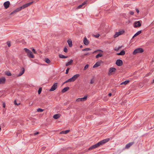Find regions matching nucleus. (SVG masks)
<instances>
[{
    "label": "nucleus",
    "instance_id": "21",
    "mask_svg": "<svg viewBox=\"0 0 154 154\" xmlns=\"http://www.w3.org/2000/svg\"><path fill=\"white\" fill-rule=\"evenodd\" d=\"M67 42L69 45V46L70 47H72V41L71 40H68Z\"/></svg>",
    "mask_w": 154,
    "mask_h": 154
},
{
    "label": "nucleus",
    "instance_id": "4",
    "mask_svg": "<svg viewBox=\"0 0 154 154\" xmlns=\"http://www.w3.org/2000/svg\"><path fill=\"white\" fill-rule=\"evenodd\" d=\"M79 74H77L74 75L71 78L69 79V81H70V82H73L75 80L77 79L79 77Z\"/></svg>",
    "mask_w": 154,
    "mask_h": 154
},
{
    "label": "nucleus",
    "instance_id": "41",
    "mask_svg": "<svg viewBox=\"0 0 154 154\" xmlns=\"http://www.w3.org/2000/svg\"><path fill=\"white\" fill-rule=\"evenodd\" d=\"M100 35V34H97L96 35H94V37H95L96 38H97L99 37Z\"/></svg>",
    "mask_w": 154,
    "mask_h": 154
},
{
    "label": "nucleus",
    "instance_id": "43",
    "mask_svg": "<svg viewBox=\"0 0 154 154\" xmlns=\"http://www.w3.org/2000/svg\"><path fill=\"white\" fill-rule=\"evenodd\" d=\"M32 51L33 52L34 54H37V53H36V51H35V50L34 48H32Z\"/></svg>",
    "mask_w": 154,
    "mask_h": 154
},
{
    "label": "nucleus",
    "instance_id": "38",
    "mask_svg": "<svg viewBox=\"0 0 154 154\" xmlns=\"http://www.w3.org/2000/svg\"><path fill=\"white\" fill-rule=\"evenodd\" d=\"M17 10L19 12V11H21L22 9H23L22 6H21L19 8H17Z\"/></svg>",
    "mask_w": 154,
    "mask_h": 154
},
{
    "label": "nucleus",
    "instance_id": "11",
    "mask_svg": "<svg viewBox=\"0 0 154 154\" xmlns=\"http://www.w3.org/2000/svg\"><path fill=\"white\" fill-rule=\"evenodd\" d=\"M87 96H85L84 97H82L81 98H78L76 100V101L77 102H79V101H85L87 99Z\"/></svg>",
    "mask_w": 154,
    "mask_h": 154
},
{
    "label": "nucleus",
    "instance_id": "28",
    "mask_svg": "<svg viewBox=\"0 0 154 154\" xmlns=\"http://www.w3.org/2000/svg\"><path fill=\"white\" fill-rule=\"evenodd\" d=\"M103 56V54H98L95 57L96 58H98L99 57H102Z\"/></svg>",
    "mask_w": 154,
    "mask_h": 154
},
{
    "label": "nucleus",
    "instance_id": "34",
    "mask_svg": "<svg viewBox=\"0 0 154 154\" xmlns=\"http://www.w3.org/2000/svg\"><path fill=\"white\" fill-rule=\"evenodd\" d=\"M89 65L88 64L86 65L84 67L83 70H85L87 69Z\"/></svg>",
    "mask_w": 154,
    "mask_h": 154
},
{
    "label": "nucleus",
    "instance_id": "51",
    "mask_svg": "<svg viewBox=\"0 0 154 154\" xmlns=\"http://www.w3.org/2000/svg\"><path fill=\"white\" fill-rule=\"evenodd\" d=\"M45 149V147H43L42 148V150H44V149Z\"/></svg>",
    "mask_w": 154,
    "mask_h": 154
},
{
    "label": "nucleus",
    "instance_id": "53",
    "mask_svg": "<svg viewBox=\"0 0 154 154\" xmlns=\"http://www.w3.org/2000/svg\"><path fill=\"white\" fill-rule=\"evenodd\" d=\"M3 107H4V108L5 107V104H3Z\"/></svg>",
    "mask_w": 154,
    "mask_h": 154
},
{
    "label": "nucleus",
    "instance_id": "52",
    "mask_svg": "<svg viewBox=\"0 0 154 154\" xmlns=\"http://www.w3.org/2000/svg\"><path fill=\"white\" fill-rule=\"evenodd\" d=\"M82 47H83V46H82V45H81V46H80V48H82Z\"/></svg>",
    "mask_w": 154,
    "mask_h": 154
},
{
    "label": "nucleus",
    "instance_id": "27",
    "mask_svg": "<svg viewBox=\"0 0 154 154\" xmlns=\"http://www.w3.org/2000/svg\"><path fill=\"white\" fill-rule=\"evenodd\" d=\"M141 33V31L140 30L137 32L134 35V36H136L138 35Z\"/></svg>",
    "mask_w": 154,
    "mask_h": 154
},
{
    "label": "nucleus",
    "instance_id": "54",
    "mask_svg": "<svg viewBox=\"0 0 154 154\" xmlns=\"http://www.w3.org/2000/svg\"><path fill=\"white\" fill-rule=\"evenodd\" d=\"M152 83H154V79H153V81H152Z\"/></svg>",
    "mask_w": 154,
    "mask_h": 154
},
{
    "label": "nucleus",
    "instance_id": "15",
    "mask_svg": "<svg viewBox=\"0 0 154 154\" xmlns=\"http://www.w3.org/2000/svg\"><path fill=\"white\" fill-rule=\"evenodd\" d=\"M83 42L85 45H88L89 44V42L86 37H85L83 40Z\"/></svg>",
    "mask_w": 154,
    "mask_h": 154
},
{
    "label": "nucleus",
    "instance_id": "13",
    "mask_svg": "<svg viewBox=\"0 0 154 154\" xmlns=\"http://www.w3.org/2000/svg\"><path fill=\"white\" fill-rule=\"evenodd\" d=\"M10 4V2L8 1H6L5 2L4 4V5L5 8L6 9L8 8Z\"/></svg>",
    "mask_w": 154,
    "mask_h": 154
},
{
    "label": "nucleus",
    "instance_id": "42",
    "mask_svg": "<svg viewBox=\"0 0 154 154\" xmlns=\"http://www.w3.org/2000/svg\"><path fill=\"white\" fill-rule=\"evenodd\" d=\"M7 44L8 47H10L11 46V43L10 42L8 41L7 42Z\"/></svg>",
    "mask_w": 154,
    "mask_h": 154
},
{
    "label": "nucleus",
    "instance_id": "5",
    "mask_svg": "<svg viewBox=\"0 0 154 154\" xmlns=\"http://www.w3.org/2000/svg\"><path fill=\"white\" fill-rule=\"evenodd\" d=\"M116 70V68L114 67H111L109 69L108 71V74L109 75H111L115 72Z\"/></svg>",
    "mask_w": 154,
    "mask_h": 154
},
{
    "label": "nucleus",
    "instance_id": "46",
    "mask_svg": "<svg viewBox=\"0 0 154 154\" xmlns=\"http://www.w3.org/2000/svg\"><path fill=\"white\" fill-rule=\"evenodd\" d=\"M129 13L131 15H133L134 14V12L133 11H130Z\"/></svg>",
    "mask_w": 154,
    "mask_h": 154
},
{
    "label": "nucleus",
    "instance_id": "12",
    "mask_svg": "<svg viewBox=\"0 0 154 154\" xmlns=\"http://www.w3.org/2000/svg\"><path fill=\"white\" fill-rule=\"evenodd\" d=\"M134 143V142L129 143L127 144L126 145L125 148L126 149H128Z\"/></svg>",
    "mask_w": 154,
    "mask_h": 154
},
{
    "label": "nucleus",
    "instance_id": "44",
    "mask_svg": "<svg viewBox=\"0 0 154 154\" xmlns=\"http://www.w3.org/2000/svg\"><path fill=\"white\" fill-rule=\"evenodd\" d=\"M14 104L15 105H19L20 104V103H17L16 100H15L14 101Z\"/></svg>",
    "mask_w": 154,
    "mask_h": 154
},
{
    "label": "nucleus",
    "instance_id": "47",
    "mask_svg": "<svg viewBox=\"0 0 154 154\" xmlns=\"http://www.w3.org/2000/svg\"><path fill=\"white\" fill-rule=\"evenodd\" d=\"M70 82V81H69V79L68 80H67L66 81H65L64 82L63 84L67 83V82Z\"/></svg>",
    "mask_w": 154,
    "mask_h": 154
},
{
    "label": "nucleus",
    "instance_id": "18",
    "mask_svg": "<svg viewBox=\"0 0 154 154\" xmlns=\"http://www.w3.org/2000/svg\"><path fill=\"white\" fill-rule=\"evenodd\" d=\"M69 89V87H67L64 88L62 90V93H64L67 91Z\"/></svg>",
    "mask_w": 154,
    "mask_h": 154
},
{
    "label": "nucleus",
    "instance_id": "1",
    "mask_svg": "<svg viewBox=\"0 0 154 154\" xmlns=\"http://www.w3.org/2000/svg\"><path fill=\"white\" fill-rule=\"evenodd\" d=\"M110 139L109 138H107L106 139H104L100 141L95 145L91 146L89 147V148L88 149L91 150L97 148L101 145H103L107 142Z\"/></svg>",
    "mask_w": 154,
    "mask_h": 154
},
{
    "label": "nucleus",
    "instance_id": "37",
    "mask_svg": "<svg viewBox=\"0 0 154 154\" xmlns=\"http://www.w3.org/2000/svg\"><path fill=\"white\" fill-rule=\"evenodd\" d=\"M43 109H41V108H38L37 109V111L38 112H42L43 111Z\"/></svg>",
    "mask_w": 154,
    "mask_h": 154
},
{
    "label": "nucleus",
    "instance_id": "17",
    "mask_svg": "<svg viewBox=\"0 0 154 154\" xmlns=\"http://www.w3.org/2000/svg\"><path fill=\"white\" fill-rule=\"evenodd\" d=\"M125 54V51L124 50L122 51L120 53H117V54L118 55H124Z\"/></svg>",
    "mask_w": 154,
    "mask_h": 154
},
{
    "label": "nucleus",
    "instance_id": "10",
    "mask_svg": "<svg viewBox=\"0 0 154 154\" xmlns=\"http://www.w3.org/2000/svg\"><path fill=\"white\" fill-rule=\"evenodd\" d=\"M116 63L118 66H120L122 65L123 62L122 60L118 59L116 61Z\"/></svg>",
    "mask_w": 154,
    "mask_h": 154
},
{
    "label": "nucleus",
    "instance_id": "25",
    "mask_svg": "<svg viewBox=\"0 0 154 154\" xmlns=\"http://www.w3.org/2000/svg\"><path fill=\"white\" fill-rule=\"evenodd\" d=\"M59 56L60 58L63 59L66 58L68 57L67 56H65L61 54H59Z\"/></svg>",
    "mask_w": 154,
    "mask_h": 154
},
{
    "label": "nucleus",
    "instance_id": "19",
    "mask_svg": "<svg viewBox=\"0 0 154 154\" xmlns=\"http://www.w3.org/2000/svg\"><path fill=\"white\" fill-rule=\"evenodd\" d=\"M73 62L72 60H71L70 61L68 62L66 64V66H68L69 65H71Z\"/></svg>",
    "mask_w": 154,
    "mask_h": 154
},
{
    "label": "nucleus",
    "instance_id": "26",
    "mask_svg": "<svg viewBox=\"0 0 154 154\" xmlns=\"http://www.w3.org/2000/svg\"><path fill=\"white\" fill-rule=\"evenodd\" d=\"M130 82L129 80H126L124 82H122L121 84H120L121 85H126L129 82Z\"/></svg>",
    "mask_w": 154,
    "mask_h": 154
},
{
    "label": "nucleus",
    "instance_id": "36",
    "mask_svg": "<svg viewBox=\"0 0 154 154\" xmlns=\"http://www.w3.org/2000/svg\"><path fill=\"white\" fill-rule=\"evenodd\" d=\"M42 91V88H39L38 90V94H40L41 92V91Z\"/></svg>",
    "mask_w": 154,
    "mask_h": 154
},
{
    "label": "nucleus",
    "instance_id": "32",
    "mask_svg": "<svg viewBox=\"0 0 154 154\" xmlns=\"http://www.w3.org/2000/svg\"><path fill=\"white\" fill-rule=\"evenodd\" d=\"M98 51H100L102 53L103 52V51L102 50H96V51H94L93 52V54H94V53H97V52H98Z\"/></svg>",
    "mask_w": 154,
    "mask_h": 154
},
{
    "label": "nucleus",
    "instance_id": "55",
    "mask_svg": "<svg viewBox=\"0 0 154 154\" xmlns=\"http://www.w3.org/2000/svg\"><path fill=\"white\" fill-rule=\"evenodd\" d=\"M135 36H134V35L133 36L132 38H134Z\"/></svg>",
    "mask_w": 154,
    "mask_h": 154
},
{
    "label": "nucleus",
    "instance_id": "50",
    "mask_svg": "<svg viewBox=\"0 0 154 154\" xmlns=\"http://www.w3.org/2000/svg\"><path fill=\"white\" fill-rule=\"evenodd\" d=\"M111 95H112V94H111V93H109L108 94V96H109V97H110V96H111Z\"/></svg>",
    "mask_w": 154,
    "mask_h": 154
},
{
    "label": "nucleus",
    "instance_id": "40",
    "mask_svg": "<svg viewBox=\"0 0 154 154\" xmlns=\"http://www.w3.org/2000/svg\"><path fill=\"white\" fill-rule=\"evenodd\" d=\"M94 83V79L93 78L92 79H91V81H90V83L91 84H93V83Z\"/></svg>",
    "mask_w": 154,
    "mask_h": 154
},
{
    "label": "nucleus",
    "instance_id": "23",
    "mask_svg": "<svg viewBox=\"0 0 154 154\" xmlns=\"http://www.w3.org/2000/svg\"><path fill=\"white\" fill-rule=\"evenodd\" d=\"M60 117L59 114H56L53 116V118L55 119H57Z\"/></svg>",
    "mask_w": 154,
    "mask_h": 154
},
{
    "label": "nucleus",
    "instance_id": "14",
    "mask_svg": "<svg viewBox=\"0 0 154 154\" xmlns=\"http://www.w3.org/2000/svg\"><path fill=\"white\" fill-rule=\"evenodd\" d=\"M6 81V79L4 77H2L0 78V84H4Z\"/></svg>",
    "mask_w": 154,
    "mask_h": 154
},
{
    "label": "nucleus",
    "instance_id": "31",
    "mask_svg": "<svg viewBox=\"0 0 154 154\" xmlns=\"http://www.w3.org/2000/svg\"><path fill=\"white\" fill-rule=\"evenodd\" d=\"M18 11L17 10V9H15V10H14V11L13 12H12L11 14H10L11 15V14H15L16 13L18 12Z\"/></svg>",
    "mask_w": 154,
    "mask_h": 154
},
{
    "label": "nucleus",
    "instance_id": "20",
    "mask_svg": "<svg viewBox=\"0 0 154 154\" xmlns=\"http://www.w3.org/2000/svg\"><path fill=\"white\" fill-rule=\"evenodd\" d=\"M100 63L99 62H97L93 66V68L97 67L100 65Z\"/></svg>",
    "mask_w": 154,
    "mask_h": 154
},
{
    "label": "nucleus",
    "instance_id": "22",
    "mask_svg": "<svg viewBox=\"0 0 154 154\" xmlns=\"http://www.w3.org/2000/svg\"><path fill=\"white\" fill-rule=\"evenodd\" d=\"M86 4V2H85L83 3H82V4L79 5L77 7V9H79L81 8L84 5H85Z\"/></svg>",
    "mask_w": 154,
    "mask_h": 154
},
{
    "label": "nucleus",
    "instance_id": "39",
    "mask_svg": "<svg viewBox=\"0 0 154 154\" xmlns=\"http://www.w3.org/2000/svg\"><path fill=\"white\" fill-rule=\"evenodd\" d=\"M63 51L64 52H65V53H66L68 51V49H67L66 48V47H65L64 48V50H63Z\"/></svg>",
    "mask_w": 154,
    "mask_h": 154
},
{
    "label": "nucleus",
    "instance_id": "2",
    "mask_svg": "<svg viewBox=\"0 0 154 154\" xmlns=\"http://www.w3.org/2000/svg\"><path fill=\"white\" fill-rule=\"evenodd\" d=\"M24 50L26 53L27 56L29 58H34V56L32 52L29 49L25 48Z\"/></svg>",
    "mask_w": 154,
    "mask_h": 154
},
{
    "label": "nucleus",
    "instance_id": "49",
    "mask_svg": "<svg viewBox=\"0 0 154 154\" xmlns=\"http://www.w3.org/2000/svg\"><path fill=\"white\" fill-rule=\"evenodd\" d=\"M136 12H137V13H138L139 12V10L138 9H136Z\"/></svg>",
    "mask_w": 154,
    "mask_h": 154
},
{
    "label": "nucleus",
    "instance_id": "35",
    "mask_svg": "<svg viewBox=\"0 0 154 154\" xmlns=\"http://www.w3.org/2000/svg\"><path fill=\"white\" fill-rule=\"evenodd\" d=\"M5 74L8 76H11V73L9 72H6Z\"/></svg>",
    "mask_w": 154,
    "mask_h": 154
},
{
    "label": "nucleus",
    "instance_id": "6",
    "mask_svg": "<svg viewBox=\"0 0 154 154\" xmlns=\"http://www.w3.org/2000/svg\"><path fill=\"white\" fill-rule=\"evenodd\" d=\"M38 0H36V2H35L34 1H33L32 2H30L29 3H26V4H25V5H23V6H21L23 9H24L27 7H28L30 5H31L32 4L34 3H35L36 2H37V1H38Z\"/></svg>",
    "mask_w": 154,
    "mask_h": 154
},
{
    "label": "nucleus",
    "instance_id": "16",
    "mask_svg": "<svg viewBox=\"0 0 154 154\" xmlns=\"http://www.w3.org/2000/svg\"><path fill=\"white\" fill-rule=\"evenodd\" d=\"M22 71H20V72L19 74L18 75V76H21L24 73V72L25 71L24 68L23 67L22 68Z\"/></svg>",
    "mask_w": 154,
    "mask_h": 154
},
{
    "label": "nucleus",
    "instance_id": "8",
    "mask_svg": "<svg viewBox=\"0 0 154 154\" xmlns=\"http://www.w3.org/2000/svg\"><path fill=\"white\" fill-rule=\"evenodd\" d=\"M57 88V83H54L52 86L51 88L49 89V91H51L55 90Z\"/></svg>",
    "mask_w": 154,
    "mask_h": 154
},
{
    "label": "nucleus",
    "instance_id": "45",
    "mask_svg": "<svg viewBox=\"0 0 154 154\" xmlns=\"http://www.w3.org/2000/svg\"><path fill=\"white\" fill-rule=\"evenodd\" d=\"M69 68H68L66 70V74H67L68 73V72H69Z\"/></svg>",
    "mask_w": 154,
    "mask_h": 154
},
{
    "label": "nucleus",
    "instance_id": "29",
    "mask_svg": "<svg viewBox=\"0 0 154 154\" xmlns=\"http://www.w3.org/2000/svg\"><path fill=\"white\" fill-rule=\"evenodd\" d=\"M122 48V46H119L118 47H116L115 48L114 50H115L116 51H118L119 50V49L121 48Z\"/></svg>",
    "mask_w": 154,
    "mask_h": 154
},
{
    "label": "nucleus",
    "instance_id": "3",
    "mask_svg": "<svg viewBox=\"0 0 154 154\" xmlns=\"http://www.w3.org/2000/svg\"><path fill=\"white\" fill-rule=\"evenodd\" d=\"M144 51L143 48H138L136 49L133 52V54L134 55L136 54L137 53H140L143 52Z\"/></svg>",
    "mask_w": 154,
    "mask_h": 154
},
{
    "label": "nucleus",
    "instance_id": "24",
    "mask_svg": "<svg viewBox=\"0 0 154 154\" xmlns=\"http://www.w3.org/2000/svg\"><path fill=\"white\" fill-rule=\"evenodd\" d=\"M69 131H70L69 130H66L61 131L60 133L61 134H66L68 133Z\"/></svg>",
    "mask_w": 154,
    "mask_h": 154
},
{
    "label": "nucleus",
    "instance_id": "56",
    "mask_svg": "<svg viewBox=\"0 0 154 154\" xmlns=\"http://www.w3.org/2000/svg\"><path fill=\"white\" fill-rule=\"evenodd\" d=\"M88 54H86L85 55H87Z\"/></svg>",
    "mask_w": 154,
    "mask_h": 154
},
{
    "label": "nucleus",
    "instance_id": "33",
    "mask_svg": "<svg viewBox=\"0 0 154 154\" xmlns=\"http://www.w3.org/2000/svg\"><path fill=\"white\" fill-rule=\"evenodd\" d=\"M91 50V49L89 48H86L83 49L82 50V51H88L90 50Z\"/></svg>",
    "mask_w": 154,
    "mask_h": 154
},
{
    "label": "nucleus",
    "instance_id": "9",
    "mask_svg": "<svg viewBox=\"0 0 154 154\" xmlns=\"http://www.w3.org/2000/svg\"><path fill=\"white\" fill-rule=\"evenodd\" d=\"M141 25L140 21H136L134 22V27H139Z\"/></svg>",
    "mask_w": 154,
    "mask_h": 154
},
{
    "label": "nucleus",
    "instance_id": "48",
    "mask_svg": "<svg viewBox=\"0 0 154 154\" xmlns=\"http://www.w3.org/2000/svg\"><path fill=\"white\" fill-rule=\"evenodd\" d=\"M38 134H39V132H36L35 133H34V135H35Z\"/></svg>",
    "mask_w": 154,
    "mask_h": 154
},
{
    "label": "nucleus",
    "instance_id": "30",
    "mask_svg": "<svg viewBox=\"0 0 154 154\" xmlns=\"http://www.w3.org/2000/svg\"><path fill=\"white\" fill-rule=\"evenodd\" d=\"M45 61L47 63H49L51 62L50 60L48 58H45Z\"/></svg>",
    "mask_w": 154,
    "mask_h": 154
},
{
    "label": "nucleus",
    "instance_id": "7",
    "mask_svg": "<svg viewBox=\"0 0 154 154\" xmlns=\"http://www.w3.org/2000/svg\"><path fill=\"white\" fill-rule=\"evenodd\" d=\"M124 32V30L120 31L119 32H116L115 34L114 35V37L115 38H116L118 37L119 35L122 34Z\"/></svg>",
    "mask_w": 154,
    "mask_h": 154
}]
</instances>
